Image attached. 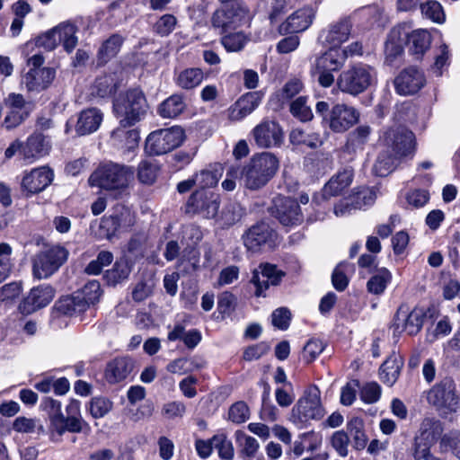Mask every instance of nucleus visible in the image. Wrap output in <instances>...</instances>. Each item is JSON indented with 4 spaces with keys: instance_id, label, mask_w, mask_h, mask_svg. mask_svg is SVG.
<instances>
[{
    "instance_id": "nucleus-45",
    "label": "nucleus",
    "mask_w": 460,
    "mask_h": 460,
    "mask_svg": "<svg viewBox=\"0 0 460 460\" xmlns=\"http://www.w3.org/2000/svg\"><path fill=\"white\" fill-rule=\"evenodd\" d=\"M131 272V268L126 259H120L117 261L112 270L107 271L106 278L108 282L112 285L128 279Z\"/></svg>"
},
{
    "instance_id": "nucleus-42",
    "label": "nucleus",
    "mask_w": 460,
    "mask_h": 460,
    "mask_svg": "<svg viewBox=\"0 0 460 460\" xmlns=\"http://www.w3.org/2000/svg\"><path fill=\"white\" fill-rule=\"evenodd\" d=\"M376 199V190L367 187L358 188L350 197L354 209H361L364 207L371 206L375 203Z\"/></svg>"
},
{
    "instance_id": "nucleus-15",
    "label": "nucleus",
    "mask_w": 460,
    "mask_h": 460,
    "mask_svg": "<svg viewBox=\"0 0 460 460\" xmlns=\"http://www.w3.org/2000/svg\"><path fill=\"white\" fill-rule=\"evenodd\" d=\"M272 215L285 226L298 225L303 215L297 201L289 197L278 196L273 199Z\"/></svg>"
},
{
    "instance_id": "nucleus-39",
    "label": "nucleus",
    "mask_w": 460,
    "mask_h": 460,
    "mask_svg": "<svg viewBox=\"0 0 460 460\" xmlns=\"http://www.w3.org/2000/svg\"><path fill=\"white\" fill-rule=\"evenodd\" d=\"M223 174V167L221 164H215L208 169L202 170L195 175L197 184L201 188L208 189L218 182Z\"/></svg>"
},
{
    "instance_id": "nucleus-19",
    "label": "nucleus",
    "mask_w": 460,
    "mask_h": 460,
    "mask_svg": "<svg viewBox=\"0 0 460 460\" xmlns=\"http://www.w3.org/2000/svg\"><path fill=\"white\" fill-rule=\"evenodd\" d=\"M314 18V11L311 7H303L291 13L279 26L280 34L298 33L307 30Z\"/></svg>"
},
{
    "instance_id": "nucleus-52",
    "label": "nucleus",
    "mask_w": 460,
    "mask_h": 460,
    "mask_svg": "<svg viewBox=\"0 0 460 460\" xmlns=\"http://www.w3.org/2000/svg\"><path fill=\"white\" fill-rule=\"evenodd\" d=\"M236 442L242 447L241 453L246 457H252L259 448L258 441L244 432L238 430L235 432Z\"/></svg>"
},
{
    "instance_id": "nucleus-50",
    "label": "nucleus",
    "mask_w": 460,
    "mask_h": 460,
    "mask_svg": "<svg viewBox=\"0 0 460 460\" xmlns=\"http://www.w3.org/2000/svg\"><path fill=\"white\" fill-rule=\"evenodd\" d=\"M442 452H450L460 460V432H450L444 435L439 442Z\"/></svg>"
},
{
    "instance_id": "nucleus-59",
    "label": "nucleus",
    "mask_w": 460,
    "mask_h": 460,
    "mask_svg": "<svg viewBox=\"0 0 460 460\" xmlns=\"http://www.w3.org/2000/svg\"><path fill=\"white\" fill-rule=\"evenodd\" d=\"M184 102L180 95H172L166 99L160 106L161 115H180L183 112Z\"/></svg>"
},
{
    "instance_id": "nucleus-57",
    "label": "nucleus",
    "mask_w": 460,
    "mask_h": 460,
    "mask_svg": "<svg viewBox=\"0 0 460 460\" xmlns=\"http://www.w3.org/2000/svg\"><path fill=\"white\" fill-rule=\"evenodd\" d=\"M122 44L121 37L113 35L108 39L99 50V58L102 62L114 57L119 50Z\"/></svg>"
},
{
    "instance_id": "nucleus-49",
    "label": "nucleus",
    "mask_w": 460,
    "mask_h": 460,
    "mask_svg": "<svg viewBox=\"0 0 460 460\" xmlns=\"http://www.w3.org/2000/svg\"><path fill=\"white\" fill-rule=\"evenodd\" d=\"M12 253L13 249L8 243H0V283L9 276L13 266Z\"/></svg>"
},
{
    "instance_id": "nucleus-5",
    "label": "nucleus",
    "mask_w": 460,
    "mask_h": 460,
    "mask_svg": "<svg viewBox=\"0 0 460 460\" xmlns=\"http://www.w3.org/2000/svg\"><path fill=\"white\" fill-rule=\"evenodd\" d=\"M345 62V54L341 48H329L315 58L311 73L317 75L321 86L330 87L334 82L333 73L339 71Z\"/></svg>"
},
{
    "instance_id": "nucleus-18",
    "label": "nucleus",
    "mask_w": 460,
    "mask_h": 460,
    "mask_svg": "<svg viewBox=\"0 0 460 460\" xmlns=\"http://www.w3.org/2000/svg\"><path fill=\"white\" fill-rule=\"evenodd\" d=\"M254 141L261 148L279 146L283 141V131L275 121H265L252 130Z\"/></svg>"
},
{
    "instance_id": "nucleus-61",
    "label": "nucleus",
    "mask_w": 460,
    "mask_h": 460,
    "mask_svg": "<svg viewBox=\"0 0 460 460\" xmlns=\"http://www.w3.org/2000/svg\"><path fill=\"white\" fill-rule=\"evenodd\" d=\"M434 442H428L426 440L419 439L415 437L414 444V458L416 460H440V458L435 456L430 452V447L434 445Z\"/></svg>"
},
{
    "instance_id": "nucleus-7",
    "label": "nucleus",
    "mask_w": 460,
    "mask_h": 460,
    "mask_svg": "<svg viewBox=\"0 0 460 460\" xmlns=\"http://www.w3.org/2000/svg\"><path fill=\"white\" fill-rule=\"evenodd\" d=\"M184 130L172 127L154 131L146 140V151L151 155H162L178 147L184 140Z\"/></svg>"
},
{
    "instance_id": "nucleus-17",
    "label": "nucleus",
    "mask_w": 460,
    "mask_h": 460,
    "mask_svg": "<svg viewBox=\"0 0 460 460\" xmlns=\"http://www.w3.org/2000/svg\"><path fill=\"white\" fill-rule=\"evenodd\" d=\"M135 361L128 356L116 357L105 367L103 377L110 385L125 381L134 371Z\"/></svg>"
},
{
    "instance_id": "nucleus-44",
    "label": "nucleus",
    "mask_w": 460,
    "mask_h": 460,
    "mask_svg": "<svg viewBox=\"0 0 460 460\" xmlns=\"http://www.w3.org/2000/svg\"><path fill=\"white\" fill-rule=\"evenodd\" d=\"M262 3L271 23L278 22L289 9L287 0H263Z\"/></svg>"
},
{
    "instance_id": "nucleus-12",
    "label": "nucleus",
    "mask_w": 460,
    "mask_h": 460,
    "mask_svg": "<svg viewBox=\"0 0 460 460\" xmlns=\"http://www.w3.org/2000/svg\"><path fill=\"white\" fill-rule=\"evenodd\" d=\"M351 30L352 22L349 18L340 19L320 31L318 41L328 48H341L349 40Z\"/></svg>"
},
{
    "instance_id": "nucleus-56",
    "label": "nucleus",
    "mask_w": 460,
    "mask_h": 460,
    "mask_svg": "<svg viewBox=\"0 0 460 460\" xmlns=\"http://www.w3.org/2000/svg\"><path fill=\"white\" fill-rule=\"evenodd\" d=\"M421 13L434 22L441 23L445 21L442 5L438 1H427L420 5Z\"/></svg>"
},
{
    "instance_id": "nucleus-63",
    "label": "nucleus",
    "mask_w": 460,
    "mask_h": 460,
    "mask_svg": "<svg viewBox=\"0 0 460 460\" xmlns=\"http://www.w3.org/2000/svg\"><path fill=\"white\" fill-rule=\"evenodd\" d=\"M176 18L172 14H164L155 23L154 30L160 36L169 35L175 28Z\"/></svg>"
},
{
    "instance_id": "nucleus-55",
    "label": "nucleus",
    "mask_w": 460,
    "mask_h": 460,
    "mask_svg": "<svg viewBox=\"0 0 460 460\" xmlns=\"http://www.w3.org/2000/svg\"><path fill=\"white\" fill-rule=\"evenodd\" d=\"M158 167L150 161H142L137 168V178L144 184H152L157 176Z\"/></svg>"
},
{
    "instance_id": "nucleus-58",
    "label": "nucleus",
    "mask_w": 460,
    "mask_h": 460,
    "mask_svg": "<svg viewBox=\"0 0 460 460\" xmlns=\"http://www.w3.org/2000/svg\"><path fill=\"white\" fill-rule=\"evenodd\" d=\"M332 448L341 457H346L349 454V438L344 430L335 431L330 438Z\"/></svg>"
},
{
    "instance_id": "nucleus-13",
    "label": "nucleus",
    "mask_w": 460,
    "mask_h": 460,
    "mask_svg": "<svg viewBox=\"0 0 460 460\" xmlns=\"http://www.w3.org/2000/svg\"><path fill=\"white\" fill-rule=\"evenodd\" d=\"M114 112L118 115H143L146 113V100L139 89H133L119 94L113 103Z\"/></svg>"
},
{
    "instance_id": "nucleus-8",
    "label": "nucleus",
    "mask_w": 460,
    "mask_h": 460,
    "mask_svg": "<svg viewBox=\"0 0 460 460\" xmlns=\"http://www.w3.org/2000/svg\"><path fill=\"white\" fill-rule=\"evenodd\" d=\"M219 207V194L209 189L200 188L189 197L185 205V213L212 219L216 218Z\"/></svg>"
},
{
    "instance_id": "nucleus-62",
    "label": "nucleus",
    "mask_w": 460,
    "mask_h": 460,
    "mask_svg": "<svg viewBox=\"0 0 460 460\" xmlns=\"http://www.w3.org/2000/svg\"><path fill=\"white\" fill-rule=\"evenodd\" d=\"M358 117H324L323 122L335 132H343L357 122Z\"/></svg>"
},
{
    "instance_id": "nucleus-51",
    "label": "nucleus",
    "mask_w": 460,
    "mask_h": 460,
    "mask_svg": "<svg viewBox=\"0 0 460 460\" xmlns=\"http://www.w3.org/2000/svg\"><path fill=\"white\" fill-rule=\"evenodd\" d=\"M211 443L218 451V455L221 458L231 460L234 457V447L232 442L226 438L224 433L215 435L211 438Z\"/></svg>"
},
{
    "instance_id": "nucleus-20",
    "label": "nucleus",
    "mask_w": 460,
    "mask_h": 460,
    "mask_svg": "<svg viewBox=\"0 0 460 460\" xmlns=\"http://www.w3.org/2000/svg\"><path fill=\"white\" fill-rule=\"evenodd\" d=\"M54 173L51 169L42 166L26 173L22 181V188L29 194L44 190L53 181Z\"/></svg>"
},
{
    "instance_id": "nucleus-54",
    "label": "nucleus",
    "mask_w": 460,
    "mask_h": 460,
    "mask_svg": "<svg viewBox=\"0 0 460 460\" xmlns=\"http://www.w3.org/2000/svg\"><path fill=\"white\" fill-rule=\"evenodd\" d=\"M88 409L93 418H102L112 409V402L105 397H93L89 402Z\"/></svg>"
},
{
    "instance_id": "nucleus-2",
    "label": "nucleus",
    "mask_w": 460,
    "mask_h": 460,
    "mask_svg": "<svg viewBox=\"0 0 460 460\" xmlns=\"http://www.w3.org/2000/svg\"><path fill=\"white\" fill-rule=\"evenodd\" d=\"M279 166V159L271 153L254 155L240 172L241 181L246 188L259 190L275 175Z\"/></svg>"
},
{
    "instance_id": "nucleus-26",
    "label": "nucleus",
    "mask_w": 460,
    "mask_h": 460,
    "mask_svg": "<svg viewBox=\"0 0 460 460\" xmlns=\"http://www.w3.org/2000/svg\"><path fill=\"white\" fill-rule=\"evenodd\" d=\"M407 28L400 25L394 28L385 43L386 59L392 63L403 52V44L406 41Z\"/></svg>"
},
{
    "instance_id": "nucleus-31",
    "label": "nucleus",
    "mask_w": 460,
    "mask_h": 460,
    "mask_svg": "<svg viewBox=\"0 0 460 460\" xmlns=\"http://www.w3.org/2000/svg\"><path fill=\"white\" fill-rule=\"evenodd\" d=\"M243 213V208L239 203L230 201L223 207L220 214H217L215 219L220 227L229 228L241 220Z\"/></svg>"
},
{
    "instance_id": "nucleus-3",
    "label": "nucleus",
    "mask_w": 460,
    "mask_h": 460,
    "mask_svg": "<svg viewBox=\"0 0 460 460\" xmlns=\"http://www.w3.org/2000/svg\"><path fill=\"white\" fill-rule=\"evenodd\" d=\"M68 251L61 245L46 246L32 258V273L38 279L52 276L66 261Z\"/></svg>"
},
{
    "instance_id": "nucleus-22",
    "label": "nucleus",
    "mask_w": 460,
    "mask_h": 460,
    "mask_svg": "<svg viewBox=\"0 0 460 460\" xmlns=\"http://www.w3.org/2000/svg\"><path fill=\"white\" fill-rule=\"evenodd\" d=\"M272 233L267 223H257L243 234V244L248 250L256 252L271 238Z\"/></svg>"
},
{
    "instance_id": "nucleus-4",
    "label": "nucleus",
    "mask_w": 460,
    "mask_h": 460,
    "mask_svg": "<svg viewBox=\"0 0 460 460\" xmlns=\"http://www.w3.org/2000/svg\"><path fill=\"white\" fill-rule=\"evenodd\" d=\"M252 20L250 10L243 4L235 5H222L215 11L211 18L214 29L220 34L234 31L239 27L249 24Z\"/></svg>"
},
{
    "instance_id": "nucleus-32",
    "label": "nucleus",
    "mask_w": 460,
    "mask_h": 460,
    "mask_svg": "<svg viewBox=\"0 0 460 460\" xmlns=\"http://www.w3.org/2000/svg\"><path fill=\"white\" fill-rule=\"evenodd\" d=\"M59 44L68 53L72 52L77 45V27L71 22H64L55 27Z\"/></svg>"
},
{
    "instance_id": "nucleus-53",
    "label": "nucleus",
    "mask_w": 460,
    "mask_h": 460,
    "mask_svg": "<svg viewBox=\"0 0 460 460\" xmlns=\"http://www.w3.org/2000/svg\"><path fill=\"white\" fill-rule=\"evenodd\" d=\"M113 261V254L108 251L99 252L97 258L89 262L84 271L89 275H98L102 272V268L110 265Z\"/></svg>"
},
{
    "instance_id": "nucleus-41",
    "label": "nucleus",
    "mask_w": 460,
    "mask_h": 460,
    "mask_svg": "<svg viewBox=\"0 0 460 460\" xmlns=\"http://www.w3.org/2000/svg\"><path fill=\"white\" fill-rule=\"evenodd\" d=\"M347 430L353 438L356 449H362L366 447L367 438L364 431L363 420L358 417L352 418L347 423Z\"/></svg>"
},
{
    "instance_id": "nucleus-38",
    "label": "nucleus",
    "mask_w": 460,
    "mask_h": 460,
    "mask_svg": "<svg viewBox=\"0 0 460 460\" xmlns=\"http://www.w3.org/2000/svg\"><path fill=\"white\" fill-rule=\"evenodd\" d=\"M398 159L387 150L381 153L373 166L374 173L380 177L387 176L395 169Z\"/></svg>"
},
{
    "instance_id": "nucleus-47",
    "label": "nucleus",
    "mask_w": 460,
    "mask_h": 460,
    "mask_svg": "<svg viewBox=\"0 0 460 460\" xmlns=\"http://www.w3.org/2000/svg\"><path fill=\"white\" fill-rule=\"evenodd\" d=\"M117 87L115 74L100 76L95 80L93 84V90L96 94L101 97L111 94Z\"/></svg>"
},
{
    "instance_id": "nucleus-34",
    "label": "nucleus",
    "mask_w": 460,
    "mask_h": 460,
    "mask_svg": "<svg viewBox=\"0 0 460 460\" xmlns=\"http://www.w3.org/2000/svg\"><path fill=\"white\" fill-rule=\"evenodd\" d=\"M444 428L441 421L436 418L426 417L422 420L419 434L416 436L419 439L436 443L441 437Z\"/></svg>"
},
{
    "instance_id": "nucleus-29",
    "label": "nucleus",
    "mask_w": 460,
    "mask_h": 460,
    "mask_svg": "<svg viewBox=\"0 0 460 460\" xmlns=\"http://www.w3.org/2000/svg\"><path fill=\"white\" fill-rule=\"evenodd\" d=\"M50 145L43 135L35 133L28 137L22 147L24 159H37L49 154Z\"/></svg>"
},
{
    "instance_id": "nucleus-46",
    "label": "nucleus",
    "mask_w": 460,
    "mask_h": 460,
    "mask_svg": "<svg viewBox=\"0 0 460 460\" xmlns=\"http://www.w3.org/2000/svg\"><path fill=\"white\" fill-rule=\"evenodd\" d=\"M450 51L446 44H441L437 49L435 62L431 66V71L436 76H441L450 64Z\"/></svg>"
},
{
    "instance_id": "nucleus-37",
    "label": "nucleus",
    "mask_w": 460,
    "mask_h": 460,
    "mask_svg": "<svg viewBox=\"0 0 460 460\" xmlns=\"http://www.w3.org/2000/svg\"><path fill=\"white\" fill-rule=\"evenodd\" d=\"M372 273L374 275L367 283V291L375 295H380L384 293L387 284L390 282L391 273L385 268L376 269Z\"/></svg>"
},
{
    "instance_id": "nucleus-1",
    "label": "nucleus",
    "mask_w": 460,
    "mask_h": 460,
    "mask_svg": "<svg viewBox=\"0 0 460 460\" xmlns=\"http://www.w3.org/2000/svg\"><path fill=\"white\" fill-rule=\"evenodd\" d=\"M133 175L132 167L109 162L102 164L93 172L89 181L93 186L110 191L114 199H120L128 194V184Z\"/></svg>"
},
{
    "instance_id": "nucleus-33",
    "label": "nucleus",
    "mask_w": 460,
    "mask_h": 460,
    "mask_svg": "<svg viewBox=\"0 0 460 460\" xmlns=\"http://www.w3.org/2000/svg\"><path fill=\"white\" fill-rule=\"evenodd\" d=\"M204 79V73L200 68L190 67L175 73V84L186 90L199 86Z\"/></svg>"
},
{
    "instance_id": "nucleus-64",
    "label": "nucleus",
    "mask_w": 460,
    "mask_h": 460,
    "mask_svg": "<svg viewBox=\"0 0 460 460\" xmlns=\"http://www.w3.org/2000/svg\"><path fill=\"white\" fill-rule=\"evenodd\" d=\"M4 104L13 112L31 111V103L25 102L23 96L20 93H10L4 101Z\"/></svg>"
},
{
    "instance_id": "nucleus-25",
    "label": "nucleus",
    "mask_w": 460,
    "mask_h": 460,
    "mask_svg": "<svg viewBox=\"0 0 460 460\" xmlns=\"http://www.w3.org/2000/svg\"><path fill=\"white\" fill-rule=\"evenodd\" d=\"M53 68L29 70L22 78V84L28 91L40 92L48 88L55 78Z\"/></svg>"
},
{
    "instance_id": "nucleus-27",
    "label": "nucleus",
    "mask_w": 460,
    "mask_h": 460,
    "mask_svg": "<svg viewBox=\"0 0 460 460\" xmlns=\"http://www.w3.org/2000/svg\"><path fill=\"white\" fill-rule=\"evenodd\" d=\"M402 366V358L399 355L392 353L379 368L381 381L388 386L394 385L400 376Z\"/></svg>"
},
{
    "instance_id": "nucleus-9",
    "label": "nucleus",
    "mask_w": 460,
    "mask_h": 460,
    "mask_svg": "<svg viewBox=\"0 0 460 460\" xmlns=\"http://www.w3.org/2000/svg\"><path fill=\"white\" fill-rule=\"evenodd\" d=\"M323 413L320 393L317 388H312L294 405L290 413V420L296 425H303L310 420L321 419Z\"/></svg>"
},
{
    "instance_id": "nucleus-23",
    "label": "nucleus",
    "mask_w": 460,
    "mask_h": 460,
    "mask_svg": "<svg viewBox=\"0 0 460 460\" xmlns=\"http://www.w3.org/2000/svg\"><path fill=\"white\" fill-rule=\"evenodd\" d=\"M54 295V289L49 285L34 288L23 301V310L32 313L44 307L52 301Z\"/></svg>"
},
{
    "instance_id": "nucleus-6",
    "label": "nucleus",
    "mask_w": 460,
    "mask_h": 460,
    "mask_svg": "<svg viewBox=\"0 0 460 460\" xmlns=\"http://www.w3.org/2000/svg\"><path fill=\"white\" fill-rule=\"evenodd\" d=\"M376 76L373 67L358 64L343 71L337 84L342 92L357 95L366 91L376 81Z\"/></svg>"
},
{
    "instance_id": "nucleus-28",
    "label": "nucleus",
    "mask_w": 460,
    "mask_h": 460,
    "mask_svg": "<svg viewBox=\"0 0 460 460\" xmlns=\"http://www.w3.org/2000/svg\"><path fill=\"white\" fill-rule=\"evenodd\" d=\"M102 122V117H70L66 124V133L73 131L75 136H84L97 130Z\"/></svg>"
},
{
    "instance_id": "nucleus-11",
    "label": "nucleus",
    "mask_w": 460,
    "mask_h": 460,
    "mask_svg": "<svg viewBox=\"0 0 460 460\" xmlns=\"http://www.w3.org/2000/svg\"><path fill=\"white\" fill-rule=\"evenodd\" d=\"M427 400L438 410L456 411L460 398L456 392V384L451 377H445L428 393Z\"/></svg>"
},
{
    "instance_id": "nucleus-30",
    "label": "nucleus",
    "mask_w": 460,
    "mask_h": 460,
    "mask_svg": "<svg viewBox=\"0 0 460 460\" xmlns=\"http://www.w3.org/2000/svg\"><path fill=\"white\" fill-rule=\"evenodd\" d=\"M406 40L408 42L410 51L419 58L429 49L431 43V37L428 31L418 29L411 32L407 31Z\"/></svg>"
},
{
    "instance_id": "nucleus-10",
    "label": "nucleus",
    "mask_w": 460,
    "mask_h": 460,
    "mask_svg": "<svg viewBox=\"0 0 460 460\" xmlns=\"http://www.w3.org/2000/svg\"><path fill=\"white\" fill-rule=\"evenodd\" d=\"M382 141L387 152L398 158L411 155L415 150L414 134L403 126H395L386 130Z\"/></svg>"
},
{
    "instance_id": "nucleus-60",
    "label": "nucleus",
    "mask_w": 460,
    "mask_h": 460,
    "mask_svg": "<svg viewBox=\"0 0 460 460\" xmlns=\"http://www.w3.org/2000/svg\"><path fill=\"white\" fill-rule=\"evenodd\" d=\"M43 406L49 417L50 429H53L64 417L61 411V402L52 398H47L43 402Z\"/></svg>"
},
{
    "instance_id": "nucleus-36",
    "label": "nucleus",
    "mask_w": 460,
    "mask_h": 460,
    "mask_svg": "<svg viewBox=\"0 0 460 460\" xmlns=\"http://www.w3.org/2000/svg\"><path fill=\"white\" fill-rule=\"evenodd\" d=\"M52 430L61 436L66 431L72 433H88L91 428L82 418L76 416H64L63 420H61Z\"/></svg>"
},
{
    "instance_id": "nucleus-16",
    "label": "nucleus",
    "mask_w": 460,
    "mask_h": 460,
    "mask_svg": "<svg viewBox=\"0 0 460 460\" xmlns=\"http://www.w3.org/2000/svg\"><path fill=\"white\" fill-rule=\"evenodd\" d=\"M284 272L277 270L275 265L270 263H262L252 272L251 282L255 286V296H265V290L268 289L270 285L278 286L283 276Z\"/></svg>"
},
{
    "instance_id": "nucleus-48",
    "label": "nucleus",
    "mask_w": 460,
    "mask_h": 460,
    "mask_svg": "<svg viewBox=\"0 0 460 460\" xmlns=\"http://www.w3.org/2000/svg\"><path fill=\"white\" fill-rule=\"evenodd\" d=\"M76 294L78 296H83L87 309L90 305H94L99 301L102 295L101 285L96 280L90 281L80 291H77Z\"/></svg>"
},
{
    "instance_id": "nucleus-35",
    "label": "nucleus",
    "mask_w": 460,
    "mask_h": 460,
    "mask_svg": "<svg viewBox=\"0 0 460 460\" xmlns=\"http://www.w3.org/2000/svg\"><path fill=\"white\" fill-rule=\"evenodd\" d=\"M57 311L63 314L77 315L86 310L85 301L78 296L76 292L73 296H67L60 298L56 304Z\"/></svg>"
},
{
    "instance_id": "nucleus-24",
    "label": "nucleus",
    "mask_w": 460,
    "mask_h": 460,
    "mask_svg": "<svg viewBox=\"0 0 460 460\" xmlns=\"http://www.w3.org/2000/svg\"><path fill=\"white\" fill-rule=\"evenodd\" d=\"M353 176V168L350 166L344 167L333 175L324 185L323 196L327 199L341 194L342 191L351 184Z\"/></svg>"
},
{
    "instance_id": "nucleus-14",
    "label": "nucleus",
    "mask_w": 460,
    "mask_h": 460,
    "mask_svg": "<svg viewBox=\"0 0 460 460\" xmlns=\"http://www.w3.org/2000/svg\"><path fill=\"white\" fill-rule=\"evenodd\" d=\"M426 84L424 72L416 66H408L402 70L394 79V87L401 95L418 93Z\"/></svg>"
},
{
    "instance_id": "nucleus-40",
    "label": "nucleus",
    "mask_w": 460,
    "mask_h": 460,
    "mask_svg": "<svg viewBox=\"0 0 460 460\" xmlns=\"http://www.w3.org/2000/svg\"><path fill=\"white\" fill-rule=\"evenodd\" d=\"M261 103L258 93H248L240 97L234 104V112L237 115H249L255 111Z\"/></svg>"
},
{
    "instance_id": "nucleus-21",
    "label": "nucleus",
    "mask_w": 460,
    "mask_h": 460,
    "mask_svg": "<svg viewBox=\"0 0 460 460\" xmlns=\"http://www.w3.org/2000/svg\"><path fill=\"white\" fill-rule=\"evenodd\" d=\"M425 314L421 309L414 308L411 312L400 307L395 318L394 326L396 331H405L409 335L417 334L422 325Z\"/></svg>"
},
{
    "instance_id": "nucleus-43",
    "label": "nucleus",
    "mask_w": 460,
    "mask_h": 460,
    "mask_svg": "<svg viewBox=\"0 0 460 460\" xmlns=\"http://www.w3.org/2000/svg\"><path fill=\"white\" fill-rule=\"evenodd\" d=\"M221 38V43L228 52H237L243 49L248 42L247 36L242 32H227Z\"/></svg>"
}]
</instances>
